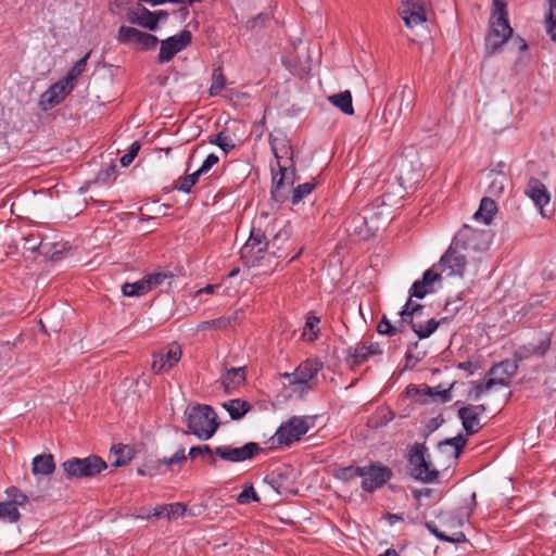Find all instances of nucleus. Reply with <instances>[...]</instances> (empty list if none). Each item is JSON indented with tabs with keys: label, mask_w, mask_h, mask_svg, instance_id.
Returning <instances> with one entry per match:
<instances>
[{
	"label": "nucleus",
	"mask_w": 556,
	"mask_h": 556,
	"mask_svg": "<svg viewBox=\"0 0 556 556\" xmlns=\"http://www.w3.org/2000/svg\"><path fill=\"white\" fill-rule=\"evenodd\" d=\"M269 141L278 167V172H275L271 166L273 187L270 193L276 202H283L294 182L293 152L289 139L280 131L271 134Z\"/></svg>",
	"instance_id": "f257e3e1"
},
{
	"label": "nucleus",
	"mask_w": 556,
	"mask_h": 556,
	"mask_svg": "<svg viewBox=\"0 0 556 556\" xmlns=\"http://www.w3.org/2000/svg\"><path fill=\"white\" fill-rule=\"evenodd\" d=\"M494 10L490 17V30L485 38V48L489 53L496 52L513 35L507 18L506 3L493 0Z\"/></svg>",
	"instance_id": "f03ea898"
},
{
	"label": "nucleus",
	"mask_w": 556,
	"mask_h": 556,
	"mask_svg": "<svg viewBox=\"0 0 556 556\" xmlns=\"http://www.w3.org/2000/svg\"><path fill=\"white\" fill-rule=\"evenodd\" d=\"M190 433L201 440H208L218 428L217 415L208 405H197L187 413Z\"/></svg>",
	"instance_id": "7ed1b4c3"
},
{
	"label": "nucleus",
	"mask_w": 556,
	"mask_h": 556,
	"mask_svg": "<svg viewBox=\"0 0 556 556\" xmlns=\"http://www.w3.org/2000/svg\"><path fill=\"white\" fill-rule=\"evenodd\" d=\"M409 475L418 481L431 483L437 480L439 471L430 460V454L424 443H415L408 451Z\"/></svg>",
	"instance_id": "20e7f679"
},
{
	"label": "nucleus",
	"mask_w": 556,
	"mask_h": 556,
	"mask_svg": "<svg viewBox=\"0 0 556 556\" xmlns=\"http://www.w3.org/2000/svg\"><path fill=\"white\" fill-rule=\"evenodd\" d=\"M271 232L273 229L269 231L267 227L265 229L261 227H253L251 229L249 239L240 250L241 258L247 266L252 267L261 265V261L264 258L270 244L267 240V233Z\"/></svg>",
	"instance_id": "39448f33"
},
{
	"label": "nucleus",
	"mask_w": 556,
	"mask_h": 556,
	"mask_svg": "<svg viewBox=\"0 0 556 556\" xmlns=\"http://www.w3.org/2000/svg\"><path fill=\"white\" fill-rule=\"evenodd\" d=\"M106 463L99 456L72 457L62 464L67 479L90 478L106 469Z\"/></svg>",
	"instance_id": "423d86ee"
},
{
	"label": "nucleus",
	"mask_w": 556,
	"mask_h": 556,
	"mask_svg": "<svg viewBox=\"0 0 556 556\" xmlns=\"http://www.w3.org/2000/svg\"><path fill=\"white\" fill-rule=\"evenodd\" d=\"M430 12L429 0H402L399 14L408 28L424 26Z\"/></svg>",
	"instance_id": "0eeeda50"
},
{
	"label": "nucleus",
	"mask_w": 556,
	"mask_h": 556,
	"mask_svg": "<svg viewBox=\"0 0 556 556\" xmlns=\"http://www.w3.org/2000/svg\"><path fill=\"white\" fill-rule=\"evenodd\" d=\"M452 243L462 251L482 252L489 249L490 242L486 231L464 225L455 235Z\"/></svg>",
	"instance_id": "6e6552de"
},
{
	"label": "nucleus",
	"mask_w": 556,
	"mask_h": 556,
	"mask_svg": "<svg viewBox=\"0 0 556 556\" xmlns=\"http://www.w3.org/2000/svg\"><path fill=\"white\" fill-rule=\"evenodd\" d=\"M392 477L391 468L379 462H371L369 465L363 466L361 485L365 492L372 493L383 486Z\"/></svg>",
	"instance_id": "1a4fd4ad"
},
{
	"label": "nucleus",
	"mask_w": 556,
	"mask_h": 556,
	"mask_svg": "<svg viewBox=\"0 0 556 556\" xmlns=\"http://www.w3.org/2000/svg\"><path fill=\"white\" fill-rule=\"evenodd\" d=\"M323 368V364L316 359H306L301 363L296 369L291 374H283V378L288 381L289 386L294 387V391L303 392L309 389L308 382L318 374Z\"/></svg>",
	"instance_id": "9d476101"
},
{
	"label": "nucleus",
	"mask_w": 556,
	"mask_h": 556,
	"mask_svg": "<svg viewBox=\"0 0 556 556\" xmlns=\"http://www.w3.org/2000/svg\"><path fill=\"white\" fill-rule=\"evenodd\" d=\"M118 42L130 46L137 50H152L157 43L156 36L141 31L134 27L121 26L116 36Z\"/></svg>",
	"instance_id": "9b49d317"
},
{
	"label": "nucleus",
	"mask_w": 556,
	"mask_h": 556,
	"mask_svg": "<svg viewBox=\"0 0 556 556\" xmlns=\"http://www.w3.org/2000/svg\"><path fill=\"white\" fill-rule=\"evenodd\" d=\"M309 428L311 421L308 418L294 416L278 428L275 437L279 444L290 445L306 434Z\"/></svg>",
	"instance_id": "f8f14e48"
},
{
	"label": "nucleus",
	"mask_w": 556,
	"mask_h": 556,
	"mask_svg": "<svg viewBox=\"0 0 556 556\" xmlns=\"http://www.w3.org/2000/svg\"><path fill=\"white\" fill-rule=\"evenodd\" d=\"M262 448L257 443L249 442L240 447L232 445H220L215 448V455L229 463H241L252 459Z\"/></svg>",
	"instance_id": "ddd939ff"
},
{
	"label": "nucleus",
	"mask_w": 556,
	"mask_h": 556,
	"mask_svg": "<svg viewBox=\"0 0 556 556\" xmlns=\"http://www.w3.org/2000/svg\"><path fill=\"white\" fill-rule=\"evenodd\" d=\"M192 35L189 30H182L160 42L159 63L169 62L178 52L191 43Z\"/></svg>",
	"instance_id": "4468645a"
},
{
	"label": "nucleus",
	"mask_w": 556,
	"mask_h": 556,
	"mask_svg": "<svg viewBox=\"0 0 556 556\" xmlns=\"http://www.w3.org/2000/svg\"><path fill=\"white\" fill-rule=\"evenodd\" d=\"M467 265V260L463 251L451 244L448 250L442 255L439 266L441 273H446L447 276H463Z\"/></svg>",
	"instance_id": "2eb2a0df"
},
{
	"label": "nucleus",
	"mask_w": 556,
	"mask_h": 556,
	"mask_svg": "<svg viewBox=\"0 0 556 556\" xmlns=\"http://www.w3.org/2000/svg\"><path fill=\"white\" fill-rule=\"evenodd\" d=\"M525 193L532 200L534 205L540 210V214L544 218H549L553 215V211L547 213L545 205L551 201L549 192L546 186L538 178L531 177L528 180Z\"/></svg>",
	"instance_id": "dca6fc26"
},
{
	"label": "nucleus",
	"mask_w": 556,
	"mask_h": 556,
	"mask_svg": "<svg viewBox=\"0 0 556 556\" xmlns=\"http://www.w3.org/2000/svg\"><path fill=\"white\" fill-rule=\"evenodd\" d=\"M180 346L177 343H172L165 352L162 351L153 355L152 369L156 374L167 371L180 361Z\"/></svg>",
	"instance_id": "f3484780"
},
{
	"label": "nucleus",
	"mask_w": 556,
	"mask_h": 556,
	"mask_svg": "<svg viewBox=\"0 0 556 556\" xmlns=\"http://www.w3.org/2000/svg\"><path fill=\"white\" fill-rule=\"evenodd\" d=\"M73 88L74 84H70L65 78L59 80L42 93L41 104L45 105V109H51L58 105L65 99V97L73 90Z\"/></svg>",
	"instance_id": "a211bd4d"
},
{
	"label": "nucleus",
	"mask_w": 556,
	"mask_h": 556,
	"mask_svg": "<svg viewBox=\"0 0 556 556\" xmlns=\"http://www.w3.org/2000/svg\"><path fill=\"white\" fill-rule=\"evenodd\" d=\"M382 351L378 343H371L369 345L365 343H358L348 349L349 362L351 366H358L366 362L369 356L381 354Z\"/></svg>",
	"instance_id": "6ab92c4d"
},
{
	"label": "nucleus",
	"mask_w": 556,
	"mask_h": 556,
	"mask_svg": "<svg viewBox=\"0 0 556 556\" xmlns=\"http://www.w3.org/2000/svg\"><path fill=\"white\" fill-rule=\"evenodd\" d=\"M551 348V338L543 337L538 342H532L517 349L515 356L517 359L522 361L532 356L543 357Z\"/></svg>",
	"instance_id": "aec40b11"
},
{
	"label": "nucleus",
	"mask_w": 556,
	"mask_h": 556,
	"mask_svg": "<svg viewBox=\"0 0 556 556\" xmlns=\"http://www.w3.org/2000/svg\"><path fill=\"white\" fill-rule=\"evenodd\" d=\"M127 21L149 30L157 29L155 14L143 7L130 11L127 15Z\"/></svg>",
	"instance_id": "412c9836"
},
{
	"label": "nucleus",
	"mask_w": 556,
	"mask_h": 556,
	"mask_svg": "<svg viewBox=\"0 0 556 556\" xmlns=\"http://www.w3.org/2000/svg\"><path fill=\"white\" fill-rule=\"evenodd\" d=\"M458 417L467 435L475 434L482 428L480 416L469 405L458 409Z\"/></svg>",
	"instance_id": "4be33fe9"
},
{
	"label": "nucleus",
	"mask_w": 556,
	"mask_h": 556,
	"mask_svg": "<svg viewBox=\"0 0 556 556\" xmlns=\"http://www.w3.org/2000/svg\"><path fill=\"white\" fill-rule=\"evenodd\" d=\"M55 469V463L52 454H41L34 457L31 462V472L35 476H48Z\"/></svg>",
	"instance_id": "5701e85b"
},
{
	"label": "nucleus",
	"mask_w": 556,
	"mask_h": 556,
	"mask_svg": "<svg viewBox=\"0 0 556 556\" xmlns=\"http://www.w3.org/2000/svg\"><path fill=\"white\" fill-rule=\"evenodd\" d=\"M467 440L462 434H458L455 438L446 439L440 442L438 444V448L441 453L456 459L458 458Z\"/></svg>",
	"instance_id": "b1692460"
},
{
	"label": "nucleus",
	"mask_w": 556,
	"mask_h": 556,
	"mask_svg": "<svg viewBox=\"0 0 556 556\" xmlns=\"http://www.w3.org/2000/svg\"><path fill=\"white\" fill-rule=\"evenodd\" d=\"M328 101L342 113L346 115H353L354 109L352 103V93L350 90H345L328 97Z\"/></svg>",
	"instance_id": "393cba45"
},
{
	"label": "nucleus",
	"mask_w": 556,
	"mask_h": 556,
	"mask_svg": "<svg viewBox=\"0 0 556 556\" xmlns=\"http://www.w3.org/2000/svg\"><path fill=\"white\" fill-rule=\"evenodd\" d=\"M497 211V206L494 200L490 197H485L481 200L478 211L475 213L473 218L481 220L484 224H490L493 219L494 214Z\"/></svg>",
	"instance_id": "a878e982"
},
{
	"label": "nucleus",
	"mask_w": 556,
	"mask_h": 556,
	"mask_svg": "<svg viewBox=\"0 0 556 556\" xmlns=\"http://www.w3.org/2000/svg\"><path fill=\"white\" fill-rule=\"evenodd\" d=\"M223 407L233 420L242 418L252 408L249 402L241 399L229 400L223 403Z\"/></svg>",
	"instance_id": "bb28decb"
},
{
	"label": "nucleus",
	"mask_w": 556,
	"mask_h": 556,
	"mask_svg": "<svg viewBox=\"0 0 556 556\" xmlns=\"http://www.w3.org/2000/svg\"><path fill=\"white\" fill-rule=\"evenodd\" d=\"M245 381L244 367L231 368L223 376V384L227 391L235 390Z\"/></svg>",
	"instance_id": "cd10ccee"
},
{
	"label": "nucleus",
	"mask_w": 556,
	"mask_h": 556,
	"mask_svg": "<svg viewBox=\"0 0 556 556\" xmlns=\"http://www.w3.org/2000/svg\"><path fill=\"white\" fill-rule=\"evenodd\" d=\"M488 193L491 197H500L504 192L507 184L506 175L500 172H491L488 175Z\"/></svg>",
	"instance_id": "c85d7f7f"
},
{
	"label": "nucleus",
	"mask_w": 556,
	"mask_h": 556,
	"mask_svg": "<svg viewBox=\"0 0 556 556\" xmlns=\"http://www.w3.org/2000/svg\"><path fill=\"white\" fill-rule=\"evenodd\" d=\"M150 291L146 276L136 282H126L122 287V292L125 296H140Z\"/></svg>",
	"instance_id": "c756f323"
},
{
	"label": "nucleus",
	"mask_w": 556,
	"mask_h": 556,
	"mask_svg": "<svg viewBox=\"0 0 556 556\" xmlns=\"http://www.w3.org/2000/svg\"><path fill=\"white\" fill-rule=\"evenodd\" d=\"M517 368L518 366L515 363L505 361L491 367L489 374L494 376H501L505 378V380L507 381L508 379L516 375Z\"/></svg>",
	"instance_id": "7c9ffc66"
},
{
	"label": "nucleus",
	"mask_w": 556,
	"mask_h": 556,
	"mask_svg": "<svg viewBox=\"0 0 556 556\" xmlns=\"http://www.w3.org/2000/svg\"><path fill=\"white\" fill-rule=\"evenodd\" d=\"M0 519L15 523L21 519L18 508L10 501L0 503Z\"/></svg>",
	"instance_id": "2f4dec72"
},
{
	"label": "nucleus",
	"mask_w": 556,
	"mask_h": 556,
	"mask_svg": "<svg viewBox=\"0 0 556 556\" xmlns=\"http://www.w3.org/2000/svg\"><path fill=\"white\" fill-rule=\"evenodd\" d=\"M320 320L317 316L309 315L306 319L302 337L307 341H314L318 338Z\"/></svg>",
	"instance_id": "473e14b6"
},
{
	"label": "nucleus",
	"mask_w": 556,
	"mask_h": 556,
	"mask_svg": "<svg viewBox=\"0 0 556 556\" xmlns=\"http://www.w3.org/2000/svg\"><path fill=\"white\" fill-rule=\"evenodd\" d=\"M440 321L431 318L427 321L425 327L420 324H413V331L418 336L419 339H426L438 329Z\"/></svg>",
	"instance_id": "72a5a7b5"
},
{
	"label": "nucleus",
	"mask_w": 556,
	"mask_h": 556,
	"mask_svg": "<svg viewBox=\"0 0 556 556\" xmlns=\"http://www.w3.org/2000/svg\"><path fill=\"white\" fill-rule=\"evenodd\" d=\"M114 459H113V466L119 467L126 465L130 459V448L128 446H113L111 450Z\"/></svg>",
	"instance_id": "f704fd0d"
},
{
	"label": "nucleus",
	"mask_w": 556,
	"mask_h": 556,
	"mask_svg": "<svg viewBox=\"0 0 556 556\" xmlns=\"http://www.w3.org/2000/svg\"><path fill=\"white\" fill-rule=\"evenodd\" d=\"M23 249L29 252H36L41 247L42 238L39 232L30 231L22 238Z\"/></svg>",
	"instance_id": "c9c22d12"
},
{
	"label": "nucleus",
	"mask_w": 556,
	"mask_h": 556,
	"mask_svg": "<svg viewBox=\"0 0 556 556\" xmlns=\"http://www.w3.org/2000/svg\"><path fill=\"white\" fill-rule=\"evenodd\" d=\"M210 143L219 147L225 153H228L235 148L232 138L225 131H220L214 138H211Z\"/></svg>",
	"instance_id": "e433bc0d"
},
{
	"label": "nucleus",
	"mask_w": 556,
	"mask_h": 556,
	"mask_svg": "<svg viewBox=\"0 0 556 556\" xmlns=\"http://www.w3.org/2000/svg\"><path fill=\"white\" fill-rule=\"evenodd\" d=\"M146 278L151 291L152 289L162 286L165 281H169L173 278V275L168 271L161 270L147 275Z\"/></svg>",
	"instance_id": "4c0bfd02"
},
{
	"label": "nucleus",
	"mask_w": 556,
	"mask_h": 556,
	"mask_svg": "<svg viewBox=\"0 0 556 556\" xmlns=\"http://www.w3.org/2000/svg\"><path fill=\"white\" fill-rule=\"evenodd\" d=\"M427 528L431 533H433L438 539L445 542H453V543H462L466 541V536L463 532L456 533L454 536H447L444 533L438 531L435 525L433 522H428Z\"/></svg>",
	"instance_id": "58836bf2"
},
{
	"label": "nucleus",
	"mask_w": 556,
	"mask_h": 556,
	"mask_svg": "<svg viewBox=\"0 0 556 556\" xmlns=\"http://www.w3.org/2000/svg\"><path fill=\"white\" fill-rule=\"evenodd\" d=\"M186 515L194 516V513L188 509L184 503L177 502L168 504L167 519H176Z\"/></svg>",
	"instance_id": "ea45409f"
},
{
	"label": "nucleus",
	"mask_w": 556,
	"mask_h": 556,
	"mask_svg": "<svg viewBox=\"0 0 556 556\" xmlns=\"http://www.w3.org/2000/svg\"><path fill=\"white\" fill-rule=\"evenodd\" d=\"M315 188L314 182H304L292 190V204H298L304 197L309 194Z\"/></svg>",
	"instance_id": "a19ab883"
},
{
	"label": "nucleus",
	"mask_w": 556,
	"mask_h": 556,
	"mask_svg": "<svg viewBox=\"0 0 556 556\" xmlns=\"http://www.w3.org/2000/svg\"><path fill=\"white\" fill-rule=\"evenodd\" d=\"M225 88V77L220 68H216L213 72L212 85L210 87V94L217 96Z\"/></svg>",
	"instance_id": "79ce46f5"
},
{
	"label": "nucleus",
	"mask_w": 556,
	"mask_h": 556,
	"mask_svg": "<svg viewBox=\"0 0 556 556\" xmlns=\"http://www.w3.org/2000/svg\"><path fill=\"white\" fill-rule=\"evenodd\" d=\"M88 56L89 54H86L84 58L78 60L71 68L67 76L65 77V79L68 80L70 84H74L76 78L85 71Z\"/></svg>",
	"instance_id": "37998d69"
},
{
	"label": "nucleus",
	"mask_w": 556,
	"mask_h": 556,
	"mask_svg": "<svg viewBox=\"0 0 556 556\" xmlns=\"http://www.w3.org/2000/svg\"><path fill=\"white\" fill-rule=\"evenodd\" d=\"M362 470H363V466L362 467L348 466V467L339 469L337 472V477L341 480L349 481V480H352L357 477L361 478Z\"/></svg>",
	"instance_id": "c03bdc74"
},
{
	"label": "nucleus",
	"mask_w": 556,
	"mask_h": 556,
	"mask_svg": "<svg viewBox=\"0 0 556 556\" xmlns=\"http://www.w3.org/2000/svg\"><path fill=\"white\" fill-rule=\"evenodd\" d=\"M8 498L11 503H14L15 507L24 506L28 502L27 495L22 493L17 488H9L5 491Z\"/></svg>",
	"instance_id": "a18cd8bd"
},
{
	"label": "nucleus",
	"mask_w": 556,
	"mask_h": 556,
	"mask_svg": "<svg viewBox=\"0 0 556 556\" xmlns=\"http://www.w3.org/2000/svg\"><path fill=\"white\" fill-rule=\"evenodd\" d=\"M187 460V456L185 454V448H179L170 457H163L159 460L160 464L165 465L166 467H172L174 465H181Z\"/></svg>",
	"instance_id": "49530a36"
},
{
	"label": "nucleus",
	"mask_w": 556,
	"mask_h": 556,
	"mask_svg": "<svg viewBox=\"0 0 556 556\" xmlns=\"http://www.w3.org/2000/svg\"><path fill=\"white\" fill-rule=\"evenodd\" d=\"M433 288H428L425 281L416 280L410 287L409 294L418 299H424L428 293H431Z\"/></svg>",
	"instance_id": "de8ad7c7"
},
{
	"label": "nucleus",
	"mask_w": 556,
	"mask_h": 556,
	"mask_svg": "<svg viewBox=\"0 0 556 556\" xmlns=\"http://www.w3.org/2000/svg\"><path fill=\"white\" fill-rule=\"evenodd\" d=\"M239 504H249L250 502H260V497L252 485L245 486L237 496Z\"/></svg>",
	"instance_id": "09e8293b"
},
{
	"label": "nucleus",
	"mask_w": 556,
	"mask_h": 556,
	"mask_svg": "<svg viewBox=\"0 0 556 556\" xmlns=\"http://www.w3.org/2000/svg\"><path fill=\"white\" fill-rule=\"evenodd\" d=\"M291 236V230L288 225H285L281 229H279L273 237L271 248H276L277 250L280 249V243L286 242L289 240Z\"/></svg>",
	"instance_id": "8fccbe9b"
},
{
	"label": "nucleus",
	"mask_w": 556,
	"mask_h": 556,
	"mask_svg": "<svg viewBox=\"0 0 556 556\" xmlns=\"http://www.w3.org/2000/svg\"><path fill=\"white\" fill-rule=\"evenodd\" d=\"M377 331L380 334H387L392 337L400 332L401 328H399L397 326H393L391 321L386 316H383L377 326Z\"/></svg>",
	"instance_id": "3c124183"
},
{
	"label": "nucleus",
	"mask_w": 556,
	"mask_h": 556,
	"mask_svg": "<svg viewBox=\"0 0 556 556\" xmlns=\"http://www.w3.org/2000/svg\"><path fill=\"white\" fill-rule=\"evenodd\" d=\"M453 384L448 389H444L441 391H437L433 388H427V393L433 397L434 401H439L440 403H447L452 400L451 389Z\"/></svg>",
	"instance_id": "603ef678"
},
{
	"label": "nucleus",
	"mask_w": 556,
	"mask_h": 556,
	"mask_svg": "<svg viewBox=\"0 0 556 556\" xmlns=\"http://www.w3.org/2000/svg\"><path fill=\"white\" fill-rule=\"evenodd\" d=\"M414 105V94L413 91L409 90L407 87H405L401 92V108L402 111L405 109L406 111L410 112L413 110Z\"/></svg>",
	"instance_id": "864d4df0"
},
{
	"label": "nucleus",
	"mask_w": 556,
	"mask_h": 556,
	"mask_svg": "<svg viewBox=\"0 0 556 556\" xmlns=\"http://www.w3.org/2000/svg\"><path fill=\"white\" fill-rule=\"evenodd\" d=\"M115 173H116V165L115 164H111L110 166H108L106 168L101 169L98 173L97 181L98 182H102V184H106V182H109L110 180H112L114 178Z\"/></svg>",
	"instance_id": "5fc2aeb1"
},
{
	"label": "nucleus",
	"mask_w": 556,
	"mask_h": 556,
	"mask_svg": "<svg viewBox=\"0 0 556 556\" xmlns=\"http://www.w3.org/2000/svg\"><path fill=\"white\" fill-rule=\"evenodd\" d=\"M409 305H410V299L406 302V304L403 306V308L399 312V314L401 316L399 328H401V329L404 326V324H409L412 328H413V324H416L414 321V317L412 316V312L409 311Z\"/></svg>",
	"instance_id": "6e6d98bb"
},
{
	"label": "nucleus",
	"mask_w": 556,
	"mask_h": 556,
	"mask_svg": "<svg viewBox=\"0 0 556 556\" xmlns=\"http://www.w3.org/2000/svg\"><path fill=\"white\" fill-rule=\"evenodd\" d=\"M140 150V143L138 141H135L131 143L129 151L122 156L121 164L123 166H128L131 164L136 155L138 154Z\"/></svg>",
	"instance_id": "4d7b16f0"
},
{
	"label": "nucleus",
	"mask_w": 556,
	"mask_h": 556,
	"mask_svg": "<svg viewBox=\"0 0 556 556\" xmlns=\"http://www.w3.org/2000/svg\"><path fill=\"white\" fill-rule=\"evenodd\" d=\"M219 157L215 153H211L204 160L200 168L198 169V174H207L208 170L218 163Z\"/></svg>",
	"instance_id": "13d9d810"
},
{
	"label": "nucleus",
	"mask_w": 556,
	"mask_h": 556,
	"mask_svg": "<svg viewBox=\"0 0 556 556\" xmlns=\"http://www.w3.org/2000/svg\"><path fill=\"white\" fill-rule=\"evenodd\" d=\"M472 388L469 390L467 397L472 401H478L485 392L481 382H471Z\"/></svg>",
	"instance_id": "bf43d9fd"
},
{
	"label": "nucleus",
	"mask_w": 556,
	"mask_h": 556,
	"mask_svg": "<svg viewBox=\"0 0 556 556\" xmlns=\"http://www.w3.org/2000/svg\"><path fill=\"white\" fill-rule=\"evenodd\" d=\"M270 20V14L266 12L260 13L256 17L250 21L251 28H255L260 25V28L264 27Z\"/></svg>",
	"instance_id": "052dcab7"
},
{
	"label": "nucleus",
	"mask_w": 556,
	"mask_h": 556,
	"mask_svg": "<svg viewBox=\"0 0 556 556\" xmlns=\"http://www.w3.org/2000/svg\"><path fill=\"white\" fill-rule=\"evenodd\" d=\"M194 186V182L192 181L191 178H189V176H185V177H181L179 178V180L177 181V185H176V188L179 190V191H182V192H186V193H189L191 191V188Z\"/></svg>",
	"instance_id": "680f3d73"
},
{
	"label": "nucleus",
	"mask_w": 556,
	"mask_h": 556,
	"mask_svg": "<svg viewBox=\"0 0 556 556\" xmlns=\"http://www.w3.org/2000/svg\"><path fill=\"white\" fill-rule=\"evenodd\" d=\"M508 381L505 380L503 377L497 378H491L486 380L484 383H482L485 392L491 391L495 386H507Z\"/></svg>",
	"instance_id": "e2e57ef3"
},
{
	"label": "nucleus",
	"mask_w": 556,
	"mask_h": 556,
	"mask_svg": "<svg viewBox=\"0 0 556 556\" xmlns=\"http://www.w3.org/2000/svg\"><path fill=\"white\" fill-rule=\"evenodd\" d=\"M421 280L425 281L428 288H433V283L440 280V274L434 273L432 269H428L425 271Z\"/></svg>",
	"instance_id": "0e129e2a"
},
{
	"label": "nucleus",
	"mask_w": 556,
	"mask_h": 556,
	"mask_svg": "<svg viewBox=\"0 0 556 556\" xmlns=\"http://www.w3.org/2000/svg\"><path fill=\"white\" fill-rule=\"evenodd\" d=\"M207 453H211V447L208 445H198L190 448L189 456L191 458H195L198 456H206Z\"/></svg>",
	"instance_id": "69168bd1"
},
{
	"label": "nucleus",
	"mask_w": 556,
	"mask_h": 556,
	"mask_svg": "<svg viewBox=\"0 0 556 556\" xmlns=\"http://www.w3.org/2000/svg\"><path fill=\"white\" fill-rule=\"evenodd\" d=\"M546 30L551 38L556 41V16L548 15L547 22H546Z\"/></svg>",
	"instance_id": "338daca9"
},
{
	"label": "nucleus",
	"mask_w": 556,
	"mask_h": 556,
	"mask_svg": "<svg viewBox=\"0 0 556 556\" xmlns=\"http://www.w3.org/2000/svg\"><path fill=\"white\" fill-rule=\"evenodd\" d=\"M153 509L141 507L135 515V519L149 520L153 518Z\"/></svg>",
	"instance_id": "774afa93"
}]
</instances>
